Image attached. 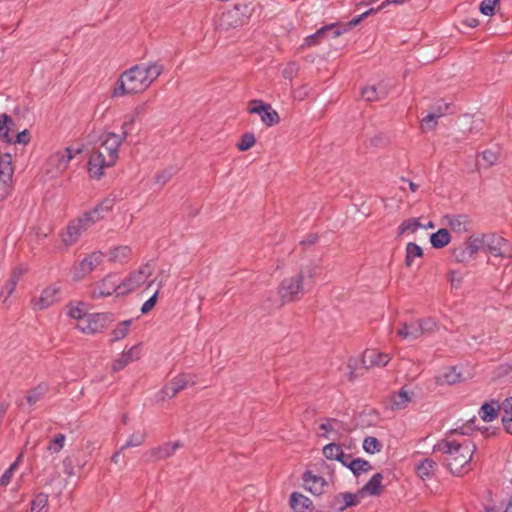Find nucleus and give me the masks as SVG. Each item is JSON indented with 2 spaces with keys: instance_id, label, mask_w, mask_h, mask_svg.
I'll return each mask as SVG.
<instances>
[{
  "instance_id": "obj_1",
  "label": "nucleus",
  "mask_w": 512,
  "mask_h": 512,
  "mask_svg": "<svg viewBox=\"0 0 512 512\" xmlns=\"http://www.w3.org/2000/svg\"><path fill=\"white\" fill-rule=\"evenodd\" d=\"M163 70V65L158 62L132 66L120 75L112 97L144 92L163 73Z\"/></svg>"
},
{
  "instance_id": "obj_2",
  "label": "nucleus",
  "mask_w": 512,
  "mask_h": 512,
  "mask_svg": "<svg viewBox=\"0 0 512 512\" xmlns=\"http://www.w3.org/2000/svg\"><path fill=\"white\" fill-rule=\"evenodd\" d=\"M433 451L445 455V464L453 475L463 476L472 470L476 445L469 439L459 441L446 437L434 445Z\"/></svg>"
},
{
  "instance_id": "obj_3",
  "label": "nucleus",
  "mask_w": 512,
  "mask_h": 512,
  "mask_svg": "<svg viewBox=\"0 0 512 512\" xmlns=\"http://www.w3.org/2000/svg\"><path fill=\"white\" fill-rule=\"evenodd\" d=\"M303 279L304 275L300 271L299 273L282 280L278 287V294L281 298L282 304L297 301L303 296Z\"/></svg>"
},
{
  "instance_id": "obj_4",
  "label": "nucleus",
  "mask_w": 512,
  "mask_h": 512,
  "mask_svg": "<svg viewBox=\"0 0 512 512\" xmlns=\"http://www.w3.org/2000/svg\"><path fill=\"white\" fill-rule=\"evenodd\" d=\"M81 150L73 151L72 148L67 147L63 150L52 153L46 160L45 172L51 178L57 177L66 171L70 161L74 158L75 154L80 153Z\"/></svg>"
},
{
  "instance_id": "obj_5",
  "label": "nucleus",
  "mask_w": 512,
  "mask_h": 512,
  "mask_svg": "<svg viewBox=\"0 0 512 512\" xmlns=\"http://www.w3.org/2000/svg\"><path fill=\"white\" fill-rule=\"evenodd\" d=\"M247 111L249 114H257L261 121L267 127L274 126L280 122L279 114L269 103L262 100L253 99L248 102Z\"/></svg>"
},
{
  "instance_id": "obj_6",
  "label": "nucleus",
  "mask_w": 512,
  "mask_h": 512,
  "mask_svg": "<svg viewBox=\"0 0 512 512\" xmlns=\"http://www.w3.org/2000/svg\"><path fill=\"white\" fill-rule=\"evenodd\" d=\"M128 135V131L122 130L121 135L109 132L101 136V147L99 149H101L109 157L110 163L117 162L119 157V148Z\"/></svg>"
},
{
  "instance_id": "obj_7",
  "label": "nucleus",
  "mask_w": 512,
  "mask_h": 512,
  "mask_svg": "<svg viewBox=\"0 0 512 512\" xmlns=\"http://www.w3.org/2000/svg\"><path fill=\"white\" fill-rule=\"evenodd\" d=\"M88 228L90 226L82 216L71 220L59 234L62 244L65 247L74 245Z\"/></svg>"
},
{
  "instance_id": "obj_8",
  "label": "nucleus",
  "mask_w": 512,
  "mask_h": 512,
  "mask_svg": "<svg viewBox=\"0 0 512 512\" xmlns=\"http://www.w3.org/2000/svg\"><path fill=\"white\" fill-rule=\"evenodd\" d=\"M151 274L152 268L150 265H142L137 271L131 273L122 282H120V293L127 294L138 289L148 280Z\"/></svg>"
},
{
  "instance_id": "obj_9",
  "label": "nucleus",
  "mask_w": 512,
  "mask_h": 512,
  "mask_svg": "<svg viewBox=\"0 0 512 512\" xmlns=\"http://www.w3.org/2000/svg\"><path fill=\"white\" fill-rule=\"evenodd\" d=\"M116 292L120 295V281L116 275H108L101 281L95 283L90 289L92 299L104 298Z\"/></svg>"
},
{
  "instance_id": "obj_10",
  "label": "nucleus",
  "mask_w": 512,
  "mask_h": 512,
  "mask_svg": "<svg viewBox=\"0 0 512 512\" xmlns=\"http://www.w3.org/2000/svg\"><path fill=\"white\" fill-rule=\"evenodd\" d=\"M115 164L109 162V157L101 149H94L88 160V173L91 178L100 179L104 175V169Z\"/></svg>"
},
{
  "instance_id": "obj_11",
  "label": "nucleus",
  "mask_w": 512,
  "mask_h": 512,
  "mask_svg": "<svg viewBox=\"0 0 512 512\" xmlns=\"http://www.w3.org/2000/svg\"><path fill=\"white\" fill-rule=\"evenodd\" d=\"M331 33L332 38L342 35L341 27L338 23L325 25L318 29L315 33L304 38L301 48H308L319 45Z\"/></svg>"
},
{
  "instance_id": "obj_12",
  "label": "nucleus",
  "mask_w": 512,
  "mask_h": 512,
  "mask_svg": "<svg viewBox=\"0 0 512 512\" xmlns=\"http://www.w3.org/2000/svg\"><path fill=\"white\" fill-rule=\"evenodd\" d=\"M59 292L60 289L55 285L44 288L40 296L32 297L30 301L31 308L35 311L49 308L58 300Z\"/></svg>"
},
{
  "instance_id": "obj_13",
  "label": "nucleus",
  "mask_w": 512,
  "mask_h": 512,
  "mask_svg": "<svg viewBox=\"0 0 512 512\" xmlns=\"http://www.w3.org/2000/svg\"><path fill=\"white\" fill-rule=\"evenodd\" d=\"M108 317L105 314H91L76 324V328L85 334L101 332L107 324Z\"/></svg>"
},
{
  "instance_id": "obj_14",
  "label": "nucleus",
  "mask_w": 512,
  "mask_h": 512,
  "mask_svg": "<svg viewBox=\"0 0 512 512\" xmlns=\"http://www.w3.org/2000/svg\"><path fill=\"white\" fill-rule=\"evenodd\" d=\"M14 168L10 153L0 154V194L4 196L13 182Z\"/></svg>"
},
{
  "instance_id": "obj_15",
  "label": "nucleus",
  "mask_w": 512,
  "mask_h": 512,
  "mask_svg": "<svg viewBox=\"0 0 512 512\" xmlns=\"http://www.w3.org/2000/svg\"><path fill=\"white\" fill-rule=\"evenodd\" d=\"M189 384L194 385V377L190 374H180L174 377L168 385H166L162 390V399L165 397L172 398L176 396L181 390L186 388Z\"/></svg>"
},
{
  "instance_id": "obj_16",
  "label": "nucleus",
  "mask_w": 512,
  "mask_h": 512,
  "mask_svg": "<svg viewBox=\"0 0 512 512\" xmlns=\"http://www.w3.org/2000/svg\"><path fill=\"white\" fill-rule=\"evenodd\" d=\"M25 269L22 267H16L13 269L10 277L3 285L0 291V307L7 308L9 306L8 299L15 291L17 284L21 277L24 275Z\"/></svg>"
},
{
  "instance_id": "obj_17",
  "label": "nucleus",
  "mask_w": 512,
  "mask_h": 512,
  "mask_svg": "<svg viewBox=\"0 0 512 512\" xmlns=\"http://www.w3.org/2000/svg\"><path fill=\"white\" fill-rule=\"evenodd\" d=\"M103 261L101 252H92L75 267L74 276L77 280L82 279L92 272Z\"/></svg>"
},
{
  "instance_id": "obj_18",
  "label": "nucleus",
  "mask_w": 512,
  "mask_h": 512,
  "mask_svg": "<svg viewBox=\"0 0 512 512\" xmlns=\"http://www.w3.org/2000/svg\"><path fill=\"white\" fill-rule=\"evenodd\" d=\"M114 206V199L106 198L97 204L92 210L85 212L81 216L85 219L86 223L91 227L97 221L103 219L105 215L112 210Z\"/></svg>"
},
{
  "instance_id": "obj_19",
  "label": "nucleus",
  "mask_w": 512,
  "mask_h": 512,
  "mask_svg": "<svg viewBox=\"0 0 512 512\" xmlns=\"http://www.w3.org/2000/svg\"><path fill=\"white\" fill-rule=\"evenodd\" d=\"M390 361L388 354L381 353L375 349H367L363 352L362 363L365 368L384 367Z\"/></svg>"
},
{
  "instance_id": "obj_20",
  "label": "nucleus",
  "mask_w": 512,
  "mask_h": 512,
  "mask_svg": "<svg viewBox=\"0 0 512 512\" xmlns=\"http://www.w3.org/2000/svg\"><path fill=\"white\" fill-rule=\"evenodd\" d=\"M482 235L484 237V250L499 257L502 254L503 247L507 245V240L495 233H483Z\"/></svg>"
},
{
  "instance_id": "obj_21",
  "label": "nucleus",
  "mask_w": 512,
  "mask_h": 512,
  "mask_svg": "<svg viewBox=\"0 0 512 512\" xmlns=\"http://www.w3.org/2000/svg\"><path fill=\"white\" fill-rule=\"evenodd\" d=\"M182 447V443L180 441H175L173 443H164L158 447H154L149 451V456L151 461H160L167 459L174 455L178 448Z\"/></svg>"
},
{
  "instance_id": "obj_22",
  "label": "nucleus",
  "mask_w": 512,
  "mask_h": 512,
  "mask_svg": "<svg viewBox=\"0 0 512 512\" xmlns=\"http://www.w3.org/2000/svg\"><path fill=\"white\" fill-rule=\"evenodd\" d=\"M360 502L358 494L350 492L339 493L334 496L331 507L339 512H343L346 508L356 506Z\"/></svg>"
},
{
  "instance_id": "obj_23",
  "label": "nucleus",
  "mask_w": 512,
  "mask_h": 512,
  "mask_svg": "<svg viewBox=\"0 0 512 512\" xmlns=\"http://www.w3.org/2000/svg\"><path fill=\"white\" fill-rule=\"evenodd\" d=\"M361 95L368 102L379 101L387 97L388 89L382 83L362 88Z\"/></svg>"
},
{
  "instance_id": "obj_24",
  "label": "nucleus",
  "mask_w": 512,
  "mask_h": 512,
  "mask_svg": "<svg viewBox=\"0 0 512 512\" xmlns=\"http://www.w3.org/2000/svg\"><path fill=\"white\" fill-rule=\"evenodd\" d=\"M397 335L405 340H416L421 337L420 325L416 320L410 322H401L397 329Z\"/></svg>"
},
{
  "instance_id": "obj_25",
  "label": "nucleus",
  "mask_w": 512,
  "mask_h": 512,
  "mask_svg": "<svg viewBox=\"0 0 512 512\" xmlns=\"http://www.w3.org/2000/svg\"><path fill=\"white\" fill-rule=\"evenodd\" d=\"M437 468V462L431 458H424L415 465V471L422 480L432 479Z\"/></svg>"
},
{
  "instance_id": "obj_26",
  "label": "nucleus",
  "mask_w": 512,
  "mask_h": 512,
  "mask_svg": "<svg viewBox=\"0 0 512 512\" xmlns=\"http://www.w3.org/2000/svg\"><path fill=\"white\" fill-rule=\"evenodd\" d=\"M413 392L406 389V386L402 387L397 393L390 397V406L392 410H401L408 406L411 402Z\"/></svg>"
},
{
  "instance_id": "obj_27",
  "label": "nucleus",
  "mask_w": 512,
  "mask_h": 512,
  "mask_svg": "<svg viewBox=\"0 0 512 512\" xmlns=\"http://www.w3.org/2000/svg\"><path fill=\"white\" fill-rule=\"evenodd\" d=\"M313 503L305 495L299 492H293L290 495V507L295 512H311Z\"/></svg>"
},
{
  "instance_id": "obj_28",
  "label": "nucleus",
  "mask_w": 512,
  "mask_h": 512,
  "mask_svg": "<svg viewBox=\"0 0 512 512\" xmlns=\"http://www.w3.org/2000/svg\"><path fill=\"white\" fill-rule=\"evenodd\" d=\"M139 358V346H132L128 351L123 352L113 363L112 369L119 371L134 360Z\"/></svg>"
},
{
  "instance_id": "obj_29",
  "label": "nucleus",
  "mask_w": 512,
  "mask_h": 512,
  "mask_svg": "<svg viewBox=\"0 0 512 512\" xmlns=\"http://www.w3.org/2000/svg\"><path fill=\"white\" fill-rule=\"evenodd\" d=\"M15 121L6 113L0 114V138L6 143H12L13 136L11 132L14 130Z\"/></svg>"
},
{
  "instance_id": "obj_30",
  "label": "nucleus",
  "mask_w": 512,
  "mask_h": 512,
  "mask_svg": "<svg viewBox=\"0 0 512 512\" xmlns=\"http://www.w3.org/2000/svg\"><path fill=\"white\" fill-rule=\"evenodd\" d=\"M303 482L305 488L313 494H320L324 485V479L320 476L312 474L311 471H306L303 474Z\"/></svg>"
},
{
  "instance_id": "obj_31",
  "label": "nucleus",
  "mask_w": 512,
  "mask_h": 512,
  "mask_svg": "<svg viewBox=\"0 0 512 512\" xmlns=\"http://www.w3.org/2000/svg\"><path fill=\"white\" fill-rule=\"evenodd\" d=\"M462 380L461 373L457 371L455 366L447 368L442 374L435 377V383L437 385H453Z\"/></svg>"
},
{
  "instance_id": "obj_32",
  "label": "nucleus",
  "mask_w": 512,
  "mask_h": 512,
  "mask_svg": "<svg viewBox=\"0 0 512 512\" xmlns=\"http://www.w3.org/2000/svg\"><path fill=\"white\" fill-rule=\"evenodd\" d=\"M383 475L381 473L374 474L370 480L362 487L359 494H369L378 496L382 492Z\"/></svg>"
},
{
  "instance_id": "obj_33",
  "label": "nucleus",
  "mask_w": 512,
  "mask_h": 512,
  "mask_svg": "<svg viewBox=\"0 0 512 512\" xmlns=\"http://www.w3.org/2000/svg\"><path fill=\"white\" fill-rule=\"evenodd\" d=\"M147 104H148V102H144V103H140V104L136 105L135 108L133 109L132 113H130L124 117V122L122 124L121 129L126 130L130 133L135 121L137 119H139L142 115L145 114V112L147 110Z\"/></svg>"
},
{
  "instance_id": "obj_34",
  "label": "nucleus",
  "mask_w": 512,
  "mask_h": 512,
  "mask_svg": "<svg viewBox=\"0 0 512 512\" xmlns=\"http://www.w3.org/2000/svg\"><path fill=\"white\" fill-rule=\"evenodd\" d=\"M500 406L497 401L484 403L479 410L480 418L485 422H491L497 418Z\"/></svg>"
},
{
  "instance_id": "obj_35",
  "label": "nucleus",
  "mask_w": 512,
  "mask_h": 512,
  "mask_svg": "<svg viewBox=\"0 0 512 512\" xmlns=\"http://www.w3.org/2000/svg\"><path fill=\"white\" fill-rule=\"evenodd\" d=\"M48 391H49V385L47 383L42 382V383L38 384L36 387H34L33 389H30L27 392V396H26L27 403L30 406L35 405L36 403H38L40 400H42L44 398V396L47 394Z\"/></svg>"
},
{
  "instance_id": "obj_36",
  "label": "nucleus",
  "mask_w": 512,
  "mask_h": 512,
  "mask_svg": "<svg viewBox=\"0 0 512 512\" xmlns=\"http://www.w3.org/2000/svg\"><path fill=\"white\" fill-rule=\"evenodd\" d=\"M451 241V235L445 228L439 229L437 232L432 233L430 236V243L433 248L441 249L447 246Z\"/></svg>"
},
{
  "instance_id": "obj_37",
  "label": "nucleus",
  "mask_w": 512,
  "mask_h": 512,
  "mask_svg": "<svg viewBox=\"0 0 512 512\" xmlns=\"http://www.w3.org/2000/svg\"><path fill=\"white\" fill-rule=\"evenodd\" d=\"M449 227L459 234L465 233L468 230V217L465 215L447 216Z\"/></svg>"
},
{
  "instance_id": "obj_38",
  "label": "nucleus",
  "mask_w": 512,
  "mask_h": 512,
  "mask_svg": "<svg viewBox=\"0 0 512 512\" xmlns=\"http://www.w3.org/2000/svg\"><path fill=\"white\" fill-rule=\"evenodd\" d=\"M502 424L505 431L512 434V397L502 403Z\"/></svg>"
},
{
  "instance_id": "obj_39",
  "label": "nucleus",
  "mask_w": 512,
  "mask_h": 512,
  "mask_svg": "<svg viewBox=\"0 0 512 512\" xmlns=\"http://www.w3.org/2000/svg\"><path fill=\"white\" fill-rule=\"evenodd\" d=\"M483 239L482 234H475L469 236L464 243L474 258L479 251L484 250Z\"/></svg>"
},
{
  "instance_id": "obj_40",
  "label": "nucleus",
  "mask_w": 512,
  "mask_h": 512,
  "mask_svg": "<svg viewBox=\"0 0 512 512\" xmlns=\"http://www.w3.org/2000/svg\"><path fill=\"white\" fill-rule=\"evenodd\" d=\"M131 255V249L128 246H118L110 251V260L114 262H127Z\"/></svg>"
},
{
  "instance_id": "obj_41",
  "label": "nucleus",
  "mask_w": 512,
  "mask_h": 512,
  "mask_svg": "<svg viewBox=\"0 0 512 512\" xmlns=\"http://www.w3.org/2000/svg\"><path fill=\"white\" fill-rule=\"evenodd\" d=\"M349 469L355 476H359L361 473L372 470V465L367 460L357 458L349 462Z\"/></svg>"
},
{
  "instance_id": "obj_42",
  "label": "nucleus",
  "mask_w": 512,
  "mask_h": 512,
  "mask_svg": "<svg viewBox=\"0 0 512 512\" xmlns=\"http://www.w3.org/2000/svg\"><path fill=\"white\" fill-rule=\"evenodd\" d=\"M422 256L423 250L419 245L413 242H409L406 245L405 265L407 267H410L412 265L414 258H420Z\"/></svg>"
},
{
  "instance_id": "obj_43",
  "label": "nucleus",
  "mask_w": 512,
  "mask_h": 512,
  "mask_svg": "<svg viewBox=\"0 0 512 512\" xmlns=\"http://www.w3.org/2000/svg\"><path fill=\"white\" fill-rule=\"evenodd\" d=\"M48 495L45 493H38L31 501V512H48Z\"/></svg>"
},
{
  "instance_id": "obj_44",
  "label": "nucleus",
  "mask_w": 512,
  "mask_h": 512,
  "mask_svg": "<svg viewBox=\"0 0 512 512\" xmlns=\"http://www.w3.org/2000/svg\"><path fill=\"white\" fill-rule=\"evenodd\" d=\"M146 439V433L145 431H135L129 439L126 441V443L121 446L120 451H124L127 448L131 447H138L144 443Z\"/></svg>"
},
{
  "instance_id": "obj_45",
  "label": "nucleus",
  "mask_w": 512,
  "mask_h": 512,
  "mask_svg": "<svg viewBox=\"0 0 512 512\" xmlns=\"http://www.w3.org/2000/svg\"><path fill=\"white\" fill-rule=\"evenodd\" d=\"M377 12L378 11H376V9L371 8V9L365 11L364 13L354 17L346 24H338L341 27L342 34L348 32L350 29H352L353 27L360 24L361 21H363L368 15H370L372 13H377Z\"/></svg>"
},
{
  "instance_id": "obj_46",
  "label": "nucleus",
  "mask_w": 512,
  "mask_h": 512,
  "mask_svg": "<svg viewBox=\"0 0 512 512\" xmlns=\"http://www.w3.org/2000/svg\"><path fill=\"white\" fill-rule=\"evenodd\" d=\"M256 143L255 135L251 132L244 133L239 142L236 144V147L239 151H247L252 148Z\"/></svg>"
},
{
  "instance_id": "obj_47",
  "label": "nucleus",
  "mask_w": 512,
  "mask_h": 512,
  "mask_svg": "<svg viewBox=\"0 0 512 512\" xmlns=\"http://www.w3.org/2000/svg\"><path fill=\"white\" fill-rule=\"evenodd\" d=\"M421 227H422V224L419 222L418 218H410L408 220L403 221L400 224V226L398 227V235H402L406 231H410V232L414 233Z\"/></svg>"
},
{
  "instance_id": "obj_48",
  "label": "nucleus",
  "mask_w": 512,
  "mask_h": 512,
  "mask_svg": "<svg viewBox=\"0 0 512 512\" xmlns=\"http://www.w3.org/2000/svg\"><path fill=\"white\" fill-rule=\"evenodd\" d=\"M323 455L329 460H336L339 456L343 457V450L340 445L329 443L323 447Z\"/></svg>"
},
{
  "instance_id": "obj_49",
  "label": "nucleus",
  "mask_w": 512,
  "mask_h": 512,
  "mask_svg": "<svg viewBox=\"0 0 512 512\" xmlns=\"http://www.w3.org/2000/svg\"><path fill=\"white\" fill-rule=\"evenodd\" d=\"M452 255L454 259L459 263H468L474 259L473 255L465 245L455 248L452 252Z\"/></svg>"
},
{
  "instance_id": "obj_50",
  "label": "nucleus",
  "mask_w": 512,
  "mask_h": 512,
  "mask_svg": "<svg viewBox=\"0 0 512 512\" xmlns=\"http://www.w3.org/2000/svg\"><path fill=\"white\" fill-rule=\"evenodd\" d=\"M381 448H382V444L375 437L368 436L363 441V449L365 450V452H367L369 454H374V453L380 452Z\"/></svg>"
},
{
  "instance_id": "obj_51",
  "label": "nucleus",
  "mask_w": 512,
  "mask_h": 512,
  "mask_svg": "<svg viewBox=\"0 0 512 512\" xmlns=\"http://www.w3.org/2000/svg\"><path fill=\"white\" fill-rule=\"evenodd\" d=\"M131 320H125L118 324V326L112 331V341H119L123 339L128 332Z\"/></svg>"
},
{
  "instance_id": "obj_52",
  "label": "nucleus",
  "mask_w": 512,
  "mask_h": 512,
  "mask_svg": "<svg viewBox=\"0 0 512 512\" xmlns=\"http://www.w3.org/2000/svg\"><path fill=\"white\" fill-rule=\"evenodd\" d=\"M65 435L64 434H57L50 442H49V445H48V450L53 452V453H58L62 450V448L64 447V443H65Z\"/></svg>"
},
{
  "instance_id": "obj_53",
  "label": "nucleus",
  "mask_w": 512,
  "mask_h": 512,
  "mask_svg": "<svg viewBox=\"0 0 512 512\" xmlns=\"http://www.w3.org/2000/svg\"><path fill=\"white\" fill-rule=\"evenodd\" d=\"M416 321L420 325L421 336L433 332L436 328V322L432 318L416 319Z\"/></svg>"
},
{
  "instance_id": "obj_54",
  "label": "nucleus",
  "mask_w": 512,
  "mask_h": 512,
  "mask_svg": "<svg viewBox=\"0 0 512 512\" xmlns=\"http://www.w3.org/2000/svg\"><path fill=\"white\" fill-rule=\"evenodd\" d=\"M499 0H483L480 4V12L486 16L494 14V9Z\"/></svg>"
},
{
  "instance_id": "obj_55",
  "label": "nucleus",
  "mask_w": 512,
  "mask_h": 512,
  "mask_svg": "<svg viewBox=\"0 0 512 512\" xmlns=\"http://www.w3.org/2000/svg\"><path fill=\"white\" fill-rule=\"evenodd\" d=\"M17 470V462H13L9 468L0 477V486H7L13 477L14 472Z\"/></svg>"
},
{
  "instance_id": "obj_56",
  "label": "nucleus",
  "mask_w": 512,
  "mask_h": 512,
  "mask_svg": "<svg viewBox=\"0 0 512 512\" xmlns=\"http://www.w3.org/2000/svg\"><path fill=\"white\" fill-rule=\"evenodd\" d=\"M443 113L444 112H440L438 115L428 114L421 122L422 129H433L437 124V118L443 115Z\"/></svg>"
},
{
  "instance_id": "obj_57",
  "label": "nucleus",
  "mask_w": 512,
  "mask_h": 512,
  "mask_svg": "<svg viewBox=\"0 0 512 512\" xmlns=\"http://www.w3.org/2000/svg\"><path fill=\"white\" fill-rule=\"evenodd\" d=\"M31 141V134L30 131L27 129H24L23 131L19 132L16 137H13L12 143L14 144H22L27 145Z\"/></svg>"
},
{
  "instance_id": "obj_58",
  "label": "nucleus",
  "mask_w": 512,
  "mask_h": 512,
  "mask_svg": "<svg viewBox=\"0 0 512 512\" xmlns=\"http://www.w3.org/2000/svg\"><path fill=\"white\" fill-rule=\"evenodd\" d=\"M67 314L69 317L77 319L78 322L82 321L83 318L85 317V313L80 306H69Z\"/></svg>"
},
{
  "instance_id": "obj_59",
  "label": "nucleus",
  "mask_w": 512,
  "mask_h": 512,
  "mask_svg": "<svg viewBox=\"0 0 512 512\" xmlns=\"http://www.w3.org/2000/svg\"><path fill=\"white\" fill-rule=\"evenodd\" d=\"M158 293H159V288L154 292V294L147 301L144 302V304L141 307V312L143 314H146L150 310L153 309V307L155 306L156 301H157Z\"/></svg>"
},
{
  "instance_id": "obj_60",
  "label": "nucleus",
  "mask_w": 512,
  "mask_h": 512,
  "mask_svg": "<svg viewBox=\"0 0 512 512\" xmlns=\"http://www.w3.org/2000/svg\"><path fill=\"white\" fill-rule=\"evenodd\" d=\"M63 467H64V473L67 476L71 477V476L75 475V471H74L75 463H74V459L72 457H66L63 460Z\"/></svg>"
},
{
  "instance_id": "obj_61",
  "label": "nucleus",
  "mask_w": 512,
  "mask_h": 512,
  "mask_svg": "<svg viewBox=\"0 0 512 512\" xmlns=\"http://www.w3.org/2000/svg\"><path fill=\"white\" fill-rule=\"evenodd\" d=\"M298 71V65L296 63H289L284 69H283V76L286 79H292L296 76Z\"/></svg>"
},
{
  "instance_id": "obj_62",
  "label": "nucleus",
  "mask_w": 512,
  "mask_h": 512,
  "mask_svg": "<svg viewBox=\"0 0 512 512\" xmlns=\"http://www.w3.org/2000/svg\"><path fill=\"white\" fill-rule=\"evenodd\" d=\"M482 159L486 162L488 166H492L496 163L498 159L497 153L491 151V150H485L481 154Z\"/></svg>"
},
{
  "instance_id": "obj_63",
  "label": "nucleus",
  "mask_w": 512,
  "mask_h": 512,
  "mask_svg": "<svg viewBox=\"0 0 512 512\" xmlns=\"http://www.w3.org/2000/svg\"><path fill=\"white\" fill-rule=\"evenodd\" d=\"M449 282L452 287L459 288L462 283V277L459 272L451 270L449 272Z\"/></svg>"
},
{
  "instance_id": "obj_64",
  "label": "nucleus",
  "mask_w": 512,
  "mask_h": 512,
  "mask_svg": "<svg viewBox=\"0 0 512 512\" xmlns=\"http://www.w3.org/2000/svg\"><path fill=\"white\" fill-rule=\"evenodd\" d=\"M170 176L166 172H161L156 176V183L165 184L169 180Z\"/></svg>"
}]
</instances>
